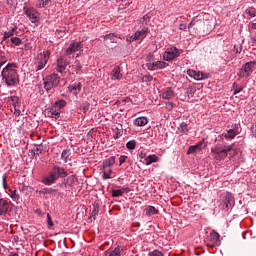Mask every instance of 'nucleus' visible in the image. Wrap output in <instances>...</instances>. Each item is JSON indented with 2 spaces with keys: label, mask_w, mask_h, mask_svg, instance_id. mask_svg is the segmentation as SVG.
I'll return each mask as SVG.
<instances>
[{
  "label": "nucleus",
  "mask_w": 256,
  "mask_h": 256,
  "mask_svg": "<svg viewBox=\"0 0 256 256\" xmlns=\"http://www.w3.org/2000/svg\"><path fill=\"white\" fill-rule=\"evenodd\" d=\"M17 63H8L1 72V77L8 87L15 86L19 83V72Z\"/></svg>",
  "instance_id": "f257e3e1"
},
{
  "label": "nucleus",
  "mask_w": 256,
  "mask_h": 256,
  "mask_svg": "<svg viewBox=\"0 0 256 256\" xmlns=\"http://www.w3.org/2000/svg\"><path fill=\"white\" fill-rule=\"evenodd\" d=\"M44 89L47 93H55V87L61 83V77L57 74H51L43 79Z\"/></svg>",
  "instance_id": "f03ea898"
},
{
  "label": "nucleus",
  "mask_w": 256,
  "mask_h": 256,
  "mask_svg": "<svg viewBox=\"0 0 256 256\" xmlns=\"http://www.w3.org/2000/svg\"><path fill=\"white\" fill-rule=\"evenodd\" d=\"M49 57H51V51L49 50L43 51V53L38 54L35 61L36 71H41V69H45V66L49 61Z\"/></svg>",
  "instance_id": "7ed1b4c3"
},
{
  "label": "nucleus",
  "mask_w": 256,
  "mask_h": 256,
  "mask_svg": "<svg viewBox=\"0 0 256 256\" xmlns=\"http://www.w3.org/2000/svg\"><path fill=\"white\" fill-rule=\"evenodd\" d=\"M211 155L215 161H225V159H227V154L223 150V146L211 148Z\"/></svg>",
  "instance_id": "20e7f679"
},
{
  "label": "nucleus",
  "mask_w": 256,
  "mask_h": 256,
  "mask_svg": "<svg viewBox=\"0 0 256 256\" xmlns=\"http://www.w3.org/2000/svg\"><path fill=\"white\" fill-rule=\"evenodd\" d=\"M255 65V61H250L244 64L238 72L239 77H251V73H253V67H255Z\"/></svg>",
  "instance_id": "39448f33"
},
{
  "label": "nucleus",
  "mask_w": 256,
  "mask_h": 256,
  "mask_svg": "<svg viewBox=\"0 0 256 256\" xmlns=\"http://www.w3.org/2000/svg\"><path fill=\"white\" fill-rule=\"evenodd\" d=\"M24 13L29 17L31 23H39L41 14L35 8L24 7Z\"/></svg>",
  "instance_id": "423d86ee"
},
{
  "label": "nucleus",
  "mask_w": 256,
  "mask_h": 256,
  "mask_svg": "<svg viewBox=\"0 0 256 256\" xmlns=\"http://www.w3.org/2000/svg\"><path fill=\"white\" fill-rule=\"evenodd\" d=\"M71 65V56H61L58 60H57V67H56V71H58V73H63L66 69L67 66Z\"/></svg>",
  "instance_id": "0eeeda50"
},
{
  "label": "nucleus",
  "mask_w": 256,
  "mask_h": 256,
  "mask_svg": "<svg viewBox=\"0 0 256 256\" xmlns=\"http://www.w3.org/2000/svg\"><path fill=\"white\" fill-rule=\"evenodd\" d=\"M181 55V52H179V49L177 47L168 48L164 54L163 59L164 61H173V59H177Z\"/></svg>",
  "instance_id": "6e6552de"
},
{
  "label": "nucleus",
  "mask_w": 256,
  "mask_h": 256,
  "mask_svg": "<svg viewBox=\"0 0 256 256\" xmlns=\"http://www.w3.org/2000/svg\"><path fill=\"white\" fill-rule=\"evenodd\" d=\"M149 33V28H142L140 31L134 33L130 38L127 39L129 43H133V41H143L145 37H147Z\"/></svg>",
  "instance_id": "1a4fd4ad"
},
{
  "label": "nucleus",
  "mask_w": 256,
  "mask_h": 256,
  "mask_svg": "<svg viewBox=\"0 0 256 256\" xmlns=\"http://www.w3.org/2000/svg\"><path fill=\"white\" fill-rule=\"evenodd\" d=\"M80 49H83V44H81V42H73L65 50L64 55L65 57H69V55L76 53V51H80Z\"/></svg>",
  "instance_id": "9d476101"
},
{
  "label": "nucleus",
  "mask_w": 256,
  "mask_h": 256,
  "mask_svg": "<svg viewBox=\"0 0 256 256\" xmlns=\"http://www.w3.org/2000/svg\"><path fill=\"white\" fill-rule=\"evenodd\" d=\"M235 205V200L233 199V196L229 193L226 194L225 199L222 201V209H225V211L231 209Z\"/></svg>",
  "instance_id": "9b49d317"
},
{
  "label": "nucleus",
  "mask_w": 256,
  "mask_h": 256,
  "mask_svg": "<svg viewBox=\"0 0 256 256\" xmlns=\"http://www.w3.org/2000/svg\"><path fill=\"white\" fill-rule=\"evenodd\" d=\"M57 179V175L52 170L46 177L42 179V183H44V185H53Z\"/></svg>",
  "instance_id": "f8f14e48"
},
{
  "label": "nucleus",
  "mask_w": 256,
  "mask_h": 256,
  "mask_svg": "<svg viewBox=\"0 0 256 256\" xmlns=\"http://www.w3.org/2000/svg\"><path fill=\"white\" fill-rule=\"evenodd\" d=\"M9 211V202L3 198L0 199V215H7Z\"/></svg>",
  "instance_id": "ddd939ff"
},
{
  "label": "nucleus",
  "mask_w": 256,
  "mask_h": 256,
  "mask_svg": "<svg viewBox=\"0 0 256 256\" xmlns=\"http://www.w3.org/2000/svg\"><path fill=\"white\" fill-rule=\"evenodd\" d=\"M52 171H54V174H56L57 179H59V177L61 178L67 177V171H65L64 168L54 166Z\"/></svg>",
  "instance_id": "4468645a"
},
{
  "label": "nucleus",
  "mask_w": 256,
  "mask_h": 256,
  "mask_svg": "<svg viewBox=\"0 0 256 256\" xmlns=\"http://www.w3.org/2000/svg\"><path fill=\"white\" fill-rule=\"evenodd\" d=\"M131 189L129 187H121L120 189H114L112 190V197H121L123 196V193H129Z\"/></svg>",
  "instance_id": "2eb2a0df"
},
{
  "label": "nucleus",
  "mask_w": 256,
  "mask_h": 256,
  "mask_svg": "<svg viewBox=\"0 0 256 256\" xmlns=\"http://www.w3.org/2000/svg\"><path fill=\"white\" fill-rule=\"evenodd\" d=\"M52 107H54L58 113H61V109H64V107H67V101H65L64 99H60L58 101H56Z\"/></svg>",
  "instance_id": "dca6fc26"
},
{
  "label": "nucleus",
  "mask_w": 256,
  "mask_h": 256,
  "mask_svg": "<svg viewBox=\"0 0 256 256\" xmlns=\"http://www.w3.org/2000/svg\"><path fill=\"white\" fill-rule=\"evenodd\" d=\"M69 90L73 95H79V93H81V83L78 82L70 85Z\"/></svg>",
  "instance_id": "f3484780"
},
{
  "label": "nucleus",
  "mask_w": 256,
  "mask_h": 256,
  "mask_svg": "<svg viewBox=\"0 0 256 256\" xmlns=\"http://www.w3.org/2000/svg\"><path fill=\"white\" fill-rule=\"evenodd\" d=\"M220 238H221V235H219V233H217L216 231H212L210 233V243L212 245H217V243H219Z\"/></svg>",
  "instance_id": "a211bd4d"
},
{
  "label": "nucleus",
  "mask_w": 256,
  "mask_h": 256,
  "mask_svg": "<svg viewBox=\"0 0 256 256\" xmlns=\"http://www.w3.org/2000/svg\"><path fill=\"white\" fill-rule=\"evenodd\" d=\"M37 193H39L40 195H55V193H57V190L53 188H42L40 190H37Z\"/></svg>",
  "instance_id": "6ab92c4d"
},
{
  "label": "nucleus",
  "mask_w": 256,
  "mask_h": 256,
  "mask_svg": "<svg viewBox=\"0 0 256 256\" xmlns=\"http://www.w3.org/2000/svg\"><path fill=\"white\" fill-rule=\"evenodd\" d=\"M147 123H149V121L146 117H139L135 119L134 125H136L137 127H145Z\"/></svg>",
  "instance_id": "aec40b11"
},
{
  "label": "nucleus",
  "mask_w": 256,
  "mask_h": 256,
  "mask_svg": "<svg viewBox=\"0 0 256 256\" xmlns=\"http://www.w3.org/2000/svg\"><path fill=\"white\" fill-rule=\"evenodd\" d=\"M224 139H235L237 137V132L234 129H229L226 133L222 134Z\"/></svg>",
  "instance_id": "412c9836"
},
{
  "label": "nucleus",
  "mask_w": 256,
  "mask_h": 256,
  "mask_svg": "<svg viewBox=\"0 0 256 256\" xmlns=\"http://www.w3.org/2000/svg\"><path fill=\"white\" fill-rule=\"evenodd\" d=\"M111 75L113 77V79H122L123 78V75H121V68L119 66H116L112 72H111Z\"/></svg>",
  "instance_id": "4be33fe9"
},
{
  "label": "nucleus",
  "mask_w": 256,
  "mask_h": 256,
  "mask_svg": "<svg viewBox=\"0 0 256 256\" xmlns=\"http://www.w3.org/2000/svg\"><path fill=\"white\" fill-rule=\"evenodd\" d=\"M48 117H51L52 119H59L61 117V112H58L53 106L48 111Z\"/></svg>",
  "instance_id": "5701e85b"
},
{
  "label": "nucleus",
  "mask_w": 256,
  "mask_h": 256,
  "mask_svg": "<svg viewBox=\"0 0 256 256\" xmlns=\"http://www.w3.org/2000/svg\"><path fill=\"white\" fill-rule=\"evenodd\" d=\"M175 95L172 88H168L162 92V99H171Z\"/></svg>",
  "instance_id": "b1692460"
},
{
  "label": "nucleus",
  "mask_w": 256,
  "mask_h": 256,
  "mask_svg": "<svg viewBox=\"0 0 256 256\" xmlns=\"http://www.w3.org/2000/svg\"><path fill=\"white\" fill-rule=\"evenodd\" d=\"M179 133H182V135H187L189 133V128L187 123L182 122L178 127Z\"/></svg>",
  "instance_id": "393cba45"
},
{
  "label": "nucleus",
  "mask_w": 256,
  "mask_h": 256,
  "mask_svg": "<svg viewBox=\"0 0 256 256\" xmlns=\"http://www.w3.org/2000/svg\"><path fill=\"white\" fill-rule=\"evenodd\" d=\"M159 161V158L156 155H149L145 158L146 165H151V163H157Z\"/></svg>",
  "instance_id": "a878e982"
},
{
  "label": "nucleus",
  "mask_w": 256,
  "mask_h": 256,
  "mask_svg": "<svg viewBox=\"0 0 256 256\" xmlns=\"http://www.w3.org/2000/svg\"><path fill=\"white\" fill-rule=\"evenodd\" d=\"M123 252V248L121 246H117L111 252H109L108 256H121Z\"/></svg>",
  "instance_id": "bb28decb"
},
{
  "label": "nucleus",
  "mask_w": 256,
  "mask_h": 256,
  "mask_svg": "<svg viewBox=\"0 0 256 256\" xmlns=\"http://www.w3.org/2000/svg\"><path fill=\"white\" fill-rule=\"evenodd\" d=\"M115 159H116L115 156H112V157L106 159L103 162L104 168L111 167V166L115 165Z\"/></svg>",
  "instance_id": "cd10ccee"
},
{
  "label": "nucleus",
  "mask_w": 256,
  "mask_h": 256,
  "mask_svg": "<svg viewBox=\"0 0 256 256\" xmlns=\"http://www.w3.org/2000/svg\"><path fill=\"white\" fill-rule=\"evenodd\" d=\"M146 67L150 71H155V69H159L161 67V62H155V63H147Z\"/></svg>",
  "instance_id": "c85d7f7f"
},
{
  "label": "nucleus",
  "mask_w": 256,
  "mask_h": 256,
  "mask_svg": "<svg viewBox=\"0 0 256 256\" xmlns=\"http://www.w3.org/2000/svg\"><path fill=\"white\" fill-rule=\"evenodd\" d=\"M146 215L151 216L155 215L156 213H159V210H157L156 207L149 206L148 208L145 209Z\"/></svg>",
  "instance_id": "c756f323"
},
{
  "label": "nucleus",
  "mask_w": 256,
  "mask_h": 256,
  "mask_svg": "<svg viewBox=\"0 0 256 256\" xmlns=\"http://www.w3.org/2000/svg\"><path fill=\"white\" fill-rule=\"evenodd\" d=\"M194 79L196 81H202V79H207V74L203 72L196 71Z\"/></svg>",
  "instance_id": "7c9ffc66"
},
{
  "label": "nucleus",
  "mask_w": 256,
  "mask_h": 256,
  "mask_svg": "<svg viewBox=\"0 0 256 256\" xmlns=\"http://www.w3.org/2000/svg\"><path fill=\"white\" fill-rule=\"evenodd\" d=\"M12 45H16V47H19V45H23V40L19 37H11L10 39Z\"/></svg>",
  "instance_id": "2f4dec72"
},
{
  "label": "nucleus",
  "mask_w": 256,
  "mask_h": 256,
  "mask_svg": "<svg viewBox=\"0 0 256 256\" xmlns=\"http://www.w3.org/2000/svg\"><path fill=\"white\" fill-rule=\"evenodd\" d=\"M104 39H105L106 41H107V40L111 41V43H117V36H115V34H113V33L106 34V35L104 36Z\"/></svg>",
  "instance_id": "473e14b6"
},
{
  "label": "nucleus",
  "mask_w": 256,
  "mask_h": 256,
  "mask_svg": "<svg viewBox=\"0 0 256 256\" xmlns=\"http://www.w3.org/2000/svg\"><path fill=\"white\" fill-rule=\"evenodd\" d=\"M71 155L69 150H63L61 157L64 161V163H68L69 162V156Z\"/></svg>",
  "instance_id": "72a5a7b5"
},
{
  "label": "nucleus",
  "mask_w": 256,
  "mask_h": 256,
  "mask_svg": "<svg viewBox=\"0 0 256 256\" xmlns=\"http://www.w3.org/2000/svg\"><path fill=\"white\" fill-rule=\"evenodd\" d=\"M194 146H196V149L198 150V151H203V149H205V147H207V143L205 142V140H202V141H200V142H198L196 145H194Z\"/></svg>",
  "instance_id": "f704fd0d"
},
{
  "label": "nucleus",
  "mask_w": 256,
  "mask_h": 256,
  "mask_svg": "<svg viewBox=\"0 0 256 256\" xmlns=\"http://www.w3.org/2000/svg\"><path fill=\"white\" fill-rule=\"evenodd\" d=\"M51 3V0H38L37 7L43 9V7H47Z\"/></svg>",
  "instance_id": "c9c22d12"
},
{
  "label": "nucleus",
  "mask_w": 256,
  "mask_h": 256,
  "mask_svg": "<svg viewBox=\"0 0 256 256\" xmlns=\"http://www.w3.org/2000/svg\"><path fill=\"white\" fill-rule=\"evenodd\" d=\"M204 23H205V21H203V20H192L188 26V29H193V27H195V25H201Z\"/></svg>",
  "instance_id": "e433bc0d"
},
{
  "label": "nucleus",
  "mask_w": 256,
  "mask_h": 256,
  "mask_svg": "<svg viewBox=\"0 0 256 256\" xmlns=\"http://www.w3.org/2000/svg\"><path fill=\"white\" fill-rule=\"evenodd\" d=\"M245 13L246 15H249V17H256V10L253 7L247 8Z\"/></svg>",
  "instance_id": "4c0bfd02"
},
{
  "label": "nucleus",
  "mask_w": 256,
  "mask_h": 256,
  "mask_svg": "<svg viewBox=\"0 0 256 256\" xmlns=\"http://www.w3.org/2000/svg\"><path fill=\"white\" fill-rule=\"evenodd\" d=\"M90 107L91 104H89V102H83L81 105V111H83V113H88Z\"/></svg>",
  "instance_id": "58836bf2"
},
{
  "label": "nucleus",
  "mask_w": 256,
  "mask_h": 256,
  "mask_svg": "<svg viewBox=\"0 0 256 256\" xmlns=\"http://www.w3.org/2000/svg\"><path fill=\"white\" fill-rule=\"evenodd\" d=\"M126 147L130 150H133L135 147H137V142L135 140H131L127 142Z\"/></svg>",
  "instance_id": "ea45409f"
},
{
  "label": "nucleus",
  "mask_w": 256,
  "mask_h": 256,
  "mask_svg": "<svg viewBox=\"0 0 256 256\" xmlns=\"http://www.w3.org/2000/svg\"><path fill=\"white\" fill-rule=\"evenodd\" d=\"M11 199H13V201H19L20 196L19 194H17V190L12 191V193L10 194Z\"/></svg>",
  "instance_id": "a19ab883"
},
{
  "label": "nucleus",
  "mask_w": 256,
  "mask_h": 256,
  "mask_svg": "<svg viewBox=\"0 0 256 256\" xmlns=\"http://www.w3.org/2000/svg\"><path fill=\"white\" fill-rule=\"evenodd\" d=\"M233 147H235V144H231L228 146H223L222 150L225 151V153L228 155L229 151H233Z\"/></svg>",
  "instance_id": "79ce46f5"
},
{
  "label": "nucleus",
  "mask_w": 256,
  "mask_h": 256,
  "mask_svg": "<svg viewBox=\"0 0 256 256\" xmlns=\"http://www.w3.org/2000/svg\"><path fill=\"white\" fill-rule=\"evenodd\" d=\"M197 151H199L195 145L190 146L188 151H187V155H193L194 153H197Z\"/></svg>",
  "instance_id": "37998d69"
},
{
  "label": "nucleus",
  "mask_w": 256,
  "mask_h": 256,
  "mask_svg": "<svg viewBox=\"0 0 256 256\" xmlns=\"http://www.w3.org/2000/svg\"><path fill=\"white\" fill-rule=\"evenodd\" d=\"M9 37H13V30L4 33V36L2 38V42L7 41V39H9Z\"/></svg>",
  "instance_id": "c03bdc74"
},
{
  "label": "nucleus",
  "mask_w": 256,
  "mask_h": 256,
  "mask_svg": "<svg viewBox=\"0 0 256 256\" xmlns=\"http://www.w3.org/2000/svg\"><path fill=\"white\" fill-rule=\"evenodd\" d=\"M47 223H48V228L51 229L53 227V225H55L53 223V220L51 219V215L47 214Z\"/></svg>",
  "instance_id": "a18cd8bd"
},
{
  "label": "nucleus",
  "mask_w": 256,
  "mask_h": 256,
  "mask_svg": "<svg viewBox=\"0 0 256 256\" xmlns=\"http://www.w3.org/2000/svg\"><path fill=\"white\" fill-rule=\"evenodd\" d=\"M74 65H75V70L76 71H81V69H83V66L81 65V62H79V60H76L74 62Z\"/></svg>",
  "instance_id": "49530a36"
},
{
  "label": "nucleus",
  "mask_w": 256,
  "mask_h": 256,
  "mask_svg": "<svg viewBox=\"0 0 256 256\" xmlns=\"http://www.w3.org/2000/svg\"><path fill=\"white\" fill-rule=\"evenodd\" d=\"M97 215H99V208H97V206H94L91 217H93V219H95V217H97Z\"/></svg>",
  "instance_id": "de8ad7c7"
},
{
  "label": "nucleus",
  "mask_w": 256,
  "mask_h": 256,
  "mask_svg": "<svg viewBox=\"0 0 256 256\" xmlns=\"http://www.w3.org/2000/svg\"><path fill=\"white\" fill-rule=\"evenodd\" d=\"M111 173H113V171L111 170H108V172H104L103 179H111Z\"/></svg>",
  "instance_id": "09e8293b"
},
{
  "label": "nucleus",
  "mask_w": 256,
  "mask_h": 256,
  "mask_svg": "<svg viewBox=\"0 0 256 256\" xmlns=\"http://www.w3.org/2000/svg\"><path fill=\"white\" fill-rule=\"evenodd\" d=\"M3 188L7 191L9 185L7 184V176H3Z\"/></svg>",
  "instance_id": "8fccbe9b"
},
{
  "label": "nucleus",
  "mask_w": 256,
  "mask_h": 256,
  "mask_svg": "<svg viewBox=\"0 0 256 256\" xmlns=\"http://www.w3.org/2000/svg\"><path fill=\"white\" fill-rule=\"evenodd\" d=\"M149 256H161V251L154 250V251L149 253Z\"/></svg>",
  "instance_id": "3c124183"
},
{
  "label": "nucleus",
  "mask_w": 256,
  "mask_h": 256,
  "mask_svg": "<svg viewBox=\"0 0 256 256\" xmlns=\"http://www.w3.org/2000/svg\"><path fill=\"white\" fill-rule=\"evenodd\" d=\"M196 72L197 71H195V70L189 69V70H187V75H189V77H193V79H195V73Z\"/></svg>",
  "instance_id": "603ef678"
},
{
  "label": "nucleus",
  "mask_w": 256,
  "mask_h": 256,
  "mask_svg": "<svg viewBox=\"0 0 256 256\" xmlns=\"http://www.w3.org/2000/svg\"><path fill=\"white\" fill-rule=\"evenodd\" d=\"M125 161H127V156L126 155L120 156L119 164L122 165L123 163H125Z\"/></svg>",
  "instance_id": "864d4df0"
},
{
  "label": "nucleus",
  "mask_w": 256,
  "mask_h": 256,
  "mask_svg": "<svg viewBox=\"0 0 256 256\" xmlns=\"http://www.w3.org/2000/svg\"><path fill=\"white\" fill-rule=\"evenodd\" d=\"M142 81H144V82L153 81V77H152V76H149V75H145V76L142 78Z\"/></svg>",
  "instance_id": "5fc2aeb1"
},
{
  "label": "nucleus",
  "mask_w": 256,
  "mask_h": 256,
  "mask_svg": "<svg viewBox=\"0 0 256 256\" xmlns=\"http://www.w3.org/2000/svg\"><path fill=\"white\" fill-rule=\"evenodd\" d=\"M123 135V130L117 129L116 135H114V139H117L118 137H121Z\"/></svg>",
  "instance_id": "6e6d98bb"
},
{
  "label": "nucleus",
  "mask_w": 256,
  "mask_h": 256,
  "mask_svg": "<svg viewBox=\"0 0 256 256\" xmlns=\"http://www.w3.org/2000/svg\"><path fill=\"white\" fill-rule=\"evenodd\" d=\"M243 91V86H240L236 89H234V95H237V93H241Z\"/></svg>",
  "instance_id": "4d7b16f0"
},
{
  "label": "nucleus",
  "mask_w": 256,
  "mask_h": 256,
  "mask_svg": "<svg viewBox=\"0 0 256 256\" xmlns=\"http://www.w3.org/2000/svg\"><path fill=\"white\" fill-rule=\"evenodd\" d=\"M56 33H58L60 37H63V35H65V30H56Z\"/></svg>",
  "instance_id": "13d9d810"
},
{
  "label": "nucleus",
  "mask_w": 256,
  "mask_h": 256,
  "mask_svg": "<svg viewBox=\"0 0 256 256\" xmlns=\"http://www.w3.org/2000/svg\"><path fill=\"white\" fill-rule=\"evenodd\" d=\"M179 29H180V31H185V29H187V25H185V24H180V25H179Z\"/></svg>",
  "instance_id": "bf43d9fd"
},
{
  "label": "nucleus",
  "mask_w": 256,
  "mask_h": 256,
  "mask_svg": "<svg viewBox=\"0 0 256 256\" xmlns=\"http://www.w3.org/2000/svg\"><path fill=\"white\" fill-rule=\"evenodd\" d=\"M165 67H169V64L166 62H161V69H165Z\"/></svg>",
  "instance_id": "052dcab7"
},
{
  "label": "nucleus",
  "mask_w": 256,
  "mask_h": 256,
  "mask_svg": "<svg viewBox=\"0 0 256 256\" xmlns=\"http://www.w3.org/2000/svg\"><path fill=\"white\" fill-rule=\"evenodd\" d=\"M6 63H7V60L0 61V70H1V67H3V65H5Z\"/></svg>",
  "instance_id": "680f3d73"
},
{
  "label": "nucleus",
  "mask_w": 256,
  "mask_h": 256,
  "mask_svg": "<svg viewBox=\"0 0 256 256\" xmlns=\"http://www.w3.org/2000/svg\"><path fill=\"white\" fill-rule=\"evenodd\" d=\"M143 21H145V23H147V21H149V15H144Z\"/></svg>",
  "instance_id": "e2e57ef3"
},
{
  "label": "nucleus",
  "mask_w": 256,
  "mask_h": 256,
  "mask_svg": "<svg viewBox=\"0 0 256 256\" xmlns=\"http://www.w3.org/2000/svg\"><path fill=\"white\" fill-rule=\"evenodd\" d=\"M167 107H168V109H173V103H172V102H169V103L167 104Z\"/></svg>",
  "instance_id": "0e129e2a"
},
{
  "label": "nucleus",
  "mask_w": 256,
  "mask_h": 256,
  "mask_svg": "<svg viewBox=\"0 0 256 256\" xmlns=\"http://www.w3.org/2000/svg\"><path fill=\"white\" fill-rule=\"evenodd\" d=\"M232 87H233V89L235 90V89H237L239 86L237 85L236 82H234L233 85H232Z\"/></svg>",
  "instance_id": "69168bd1"
},
{
  "label": "nucleus",
  "mask_w": 256,
  "mask_h": 256,
  "mask_svg": "<svg viewBox=\"0 0 256 256\" xmlns=\"http://www.w3.org/2000/svg\"><path fill=\"white\" fill-rule=\"evenodd\" d=\"M140 159H145V154L144 153H140Z\"/></svg>",
  "instance_id": "338daca9"
},
{
  "label": "nucleus",
  "mask_w": 256,
  "mask_h": 256,
  "mask_svg": "<svg viewBox=\"0 0 256 256\" xmlns=\"http://www.w3.org/2000/svg\"><path fill=\"white\" fill-rule=\"evenodd\" d=\"M251 28H252V29H256V23H252V24H251Z\"/></svg>",
  "instance_id": "774afa93"
}]
</instances>
